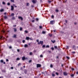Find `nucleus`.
I'll return each mask as SVG.
<instances>
[{
    "label": "nucleus",
    "instance_id": "obj_34",
    "mask_svg": "<svg viewBox=\"0 0 78 78\" xmlns=\"http://www.w3.org/2000/svg\"><path fill=\"white\" fill-rule=\"evenodd\" d=\"M2 4L3 5H5V2H2Z\"/></svg>",
    "mask_w": 78,
    "mask_h": 78
},
{
    "label": "nucleus",
    "instance_id": "obj_11",
    "mask_svg": "<svg viewBox=\"0 0 78 78\" xmlns=\"http://www.w3.org/2000/svg\"><path fill=\"white\" fill-rule=\"evenodd\" d=\"M22 60H25V57H23L22 58Z\"/></svg>",
    "mask_w": 78,
    "mask_h": 78
},
{
    "label": "nucleus",
    "instance_id": "obj_37",
    "mask_svg": "<svg viewBox=\"0 0 78 78\" xmlns=\"http://www.w3.org/2000/svg\"><path fill=\"white\" fill-rule=\"evenodd\" d=\"M25 41L24 40H23V43H24V42H25Z\"/></svg>",
    "mask_w": 78,
    "mask_h": 78
},
{
    "label": "nucleus",
    "instance_id": "obj_40",
    "mask_svg": "<svg viewBox=\"0 0 78 78\" xmlns=\"http://www.w3.org/2000/svg\"><path fill=\"white\" fill-rule=\"evenodd\" d=\"M50 67H53V65H51Z\"/></svg>",
    "mask_w": 78,
    "mask_h": 78
},
{
    "label": "nucleus",
    "instance_id": "obj_44",
    "mask_svg": "<svg viewBox=\"0 0 78 78\" xmlns=\"http://www.w3.org/2000/svg\"><path fill=\"white\" fill-rule=\"evenodd\" d=\"M4 18L5 19H6V18H7V16H4Z\"/></svg>",
    "mask_w": 78,
    "mask_h": 78
},
{
    "label": "nucleus",
    "instance_id": "obj_14",
    "mask_svg": "<svg viewBox=\"0 0 78 78\" xmlns=\"http://www.w3.org/2000/svg\"><path fill=\"white\" fill-rule=\"evenodd\" d=\"M28 47L27 44H26L24 45V47Z\"/></svg>",
    "mask_w": 78,
    "mask_h": 78
},
{
    "label": "nucleus",
    "instance_id": "obj_39",
    "mask_svg": "<svg viewBox=\"0 0 78 78\" xmlns=\"http://www.w3.org/2000/svg\"><path fill=\"white\" fill-rule=\"evenodd\" d=\"M51 49L52 50H54V48H51Z\"/></svg>",
    "mask_w": 78,
    "mask_h": 78
},
{
    "label": "nucleus",
    "instance_id": "obj_50",
    "mask_svg": "<svg viewBox=\"0 0 78 78\" xmlns=\"http://www.w3.org/2000/svg\"><path fill=\"white\" fill-rule=\"evenodd\" d=\"M36 20H37V21L38 20V19H37V18H36Z\"/></svg>",
    "mask_w": 78,
    "mask_h": 78
},
{
    "label": "nucleus",
    "instance_id": "obj_53",
    "mask_svg": "<svg viewBox=\"0 0 78 78\" xmlns=\"http://www.w3.org/2000/svg\"><path fill=\"white\" fill-rule=\"evenodd\" d=\"M2 38H3V37L2 36L1 37V38H0L1 39H2Z\"/></svg>",
    "mask_w": 78,
    "mask_h": 78
},
{
    "label": "nucleus",
    "instance_id": "obj_17",
    "mask_svg": "<svg viewBox=\"0 0 78 78\" xmlns=\"http://www.w3.org/2000/svg\"><path fill=\"white\" fill-rule=\"evenodd\" d=\"M48 35H49V36H50V37H51V36H52V34H48Z\"/></svg>",
    "mask_w": 78,
    "mask_h": 78
},
{
    "label": "nucleus",
    "instance_id": "obj_51",
    "mask_svg": "<svg viewBox=\"0 0 78 78\" xmlns=\"http://www.w3.org/2000/svg\"><path fill=\"white\" fill-rule=\"evenodd\" d=\"M49 3H51V1H48Z\"/></svg>",
    "mask_w": 78,
    "mask_h": 78
},
{
    "label": "nucleus",
    "instance_id": "obj_19",
    "mask_svg": "<svg viewBox=\"0 0 78 78\" xmlns=\"http://www.w3.org/2000/svg\"><path fill=\"white\" fill-rule=\"evenodd\" d=\"M55 11H56V12H58L59 11L58 10V9H56L55 10Z\"/></svg>",
    "mask_w": 78,
    "mask_h": 78
},
{
    "label": "nucleus",
    "instance_id": "obj_45",
    "mask_svg": "<svg viewBox=\"0 0 78 78\" xmlns=\"http://www.w3.org/2000/svg\"><path fill=\"white\" fill-rule=\"evenodd\" d=\"M10 5V4L9 3H7V5Z\"/></svg>",
    "mask_w": 78,
    "mask_h": 78
},
{
    "label": "nucleus",
    "instance_id": "obj_61",
    "mask_svg": "<svg viewBox=\"0 0 78 78\" xmlns=\"http://www.w3.org/2000/svg\"><path fill=\"white\" fill-rule=\"evenodd\" d=\"M76 73V74H78V72H77Z\"/></svg>",
    "mask_w": 78,
    "mask_h": 78
},
{
    "label": "nucleus",
    "instance_id": "obj_43",
    "mask_svg": "<svg viewBox=\"0 0 78 78\" xmlns=\"http://www.w3.org/2000/svg\"><path fill=\"white\" fill-rule=\"evenodd\" d=\"M55 48H57V47L56 46H55Z\"/></svg>",
    "mask_w": 78,
    "mask_h": 78
},
{
    "label": "nucleus",
    "instance_id": "obj_54",
    "mask_svg": "<svg viewBox=\"0 0 78 78\" xmlns=\"http://www.w3.org/2000/svg\"><path fill=\"white\" fill-rule=\"evenodd\" d=\"M12 48V47H11V46H9V48Z\"/></svg>",
    "mask_w": 78,
    "mask_h": 78
},
{
    "label": "nucleus",
    "instance_id": "obj_6",
    "mask_svg": "<svg viewBox=\"0 0 78 78\" xmlns=\"http://www.w3.org/2000/svg\"><path fill=\"white\" fill-rule=\"evenodd\" d=\"M32 2L33 3H35L36 2V0H32Z\"/></svg>",
    "mask_w": 78,
    "mask_h": 78
},
{
    "label": "nucleus",
    "instance_id": "obj_22",
    "mask_svg": "<svg viewBox=\"0 0 78 78\" xmlns=\"http://www.w3.org/2000/svg\"><path fill=\"white\" fill-rule=\"evenodd\" d=\"M11 15L12 16H13L14 15V13H12L11 14Z\"/></svg>",
    "mask_w": 78,
    "mask_h": 78
},
{
    "label": "nucleus",
    "instance_id": "obj_47",
    "mask_svg": "<svg viewBox=\"0 0 78 78\" xmlns=\"http://www.w3.org/2000/svg\"><path fill=\"white\" fill-rule=\"evenodd\" d=\"M29 62H31V60H30L29 61Z\"/></svg>",
    "mask_w": 78,
    "mask_h": 78
},
{
    "label": "nucleus",
    "instance_id": "obj_3",
    "mask_svg": "<svg viewBox=\"0 0 78 78\" xmlns=\"http://www.w3.org/2000/svg\"><path fill=\"white\" fill-rule=\"evenodd\" d=\"M63 75H65V76H66L68 75V73H67L66 72H63Z\"/></svg>",
    "mask_w": 78,
    "mask_h": 78
},
{
    "label": "nucleus",
    "instance_id": "obj_2",
    "mask_svg": "<svg viewBox=\"0 0 78 78\" xmlns=\"http://www.w3.org/2000/svg\"><path fill=\"white\" fill-rule=\"evenodd\" d=\"M38 44H41L42 45V44H43V41H40V42L38 43Z\"/></svg>",
    "mask_w": 78,
    "mask_h": 78
},
{
    "label": "nucleus",
    "instance_id": "obj_12",
    "mask_svg": "<svg viewBox=\"0 0 78 78\" xmlns=\"http://www.w3.org/2000/svg\"><path fill=\"white\" fill-rule=\"evenodd\" d=\"M30 39V38L28 37H26V39H27V40H29Z\"/></svg>",
    "mask_w": 78,
    "mask_h": 78
},
{
    "label": "nucleus",
    "instance_id": "obj_57",
    "mask_svg": "<svg viewBox=\"0 0 78 78\" xmlns=\"http://www.w3.org/2000/svg\"><path fill=\"white\" fill-rule=\"evenodd\" d=\"M11 69H13V67H11Z\"/></svg>",
    "mask_w": 78,
    "mask_h": 78
},
{
    "label": "nucleus",
    "instance_id": "obj_35",
    "mask_svg": "<svg viewBox=\"0 0 78 78\" xmlns=\"http://www.w3.org/2000/svg\"><path fill=\"white\" fill-rule=\"evenodd\" d=\"M40 57H41V58H42V57H43V55H40Z\"/></svg>",
    "mask_w": 78,
    "mask_h": 78
},
{
    "label": "nucleus",
    "instance_id": "obj_41",
    "mask_svg": "<svg viewBox=\"0 0 78 78\" xmlns=\"http://www.w3.org/2000/svg\"><path fill=\"white\" fill-rule=\"evenodd\" d=\"M12 19H13V20H14V19H15V18L14 17H13L12 18Z\"/></svg>",
    "mask_w": 78,
    "mask_h": 78
},
{
    "label": "nucleus",
    "instance_id": "obj_32",
    "mask_svg": "<svg viewBox=\"0 0 78 78\" xmlns=\"http://www.w3.org/2000/svg\"><path fill=\"white\" fill-rule=\"evenodd\" d=\"M39 28H40V29H41V28H42V27L41 26H40Z\"/></svg>",
    "mask_w": 78,
    "mask_h": 78
},
{
    "label": "nucleus",
    "instance_id": "obj_26",
    "mask_svg": "<svg viewBox=\"0 0 78 78\" xmlns=\"http://www.w3.org/2000/svg\"><path fill=\"white\" fill-rule=\"evenodd\" d=\"M25 33H28V31H27V30H25Z\"/></svg>",
    "mask_w": 78,
    "mask_h": 78
},
{
    "label": "nucleus",
    "instance_id": "obj_21",
    "mask_svg": "<svg viewBox=\"0 0 78 78\" xmlns=\"http://www.w3.org/2000/svg\"><path fill=\"white\" fill-rule=\"evenodd\" d=\"M13 5L14 6H15V8H17V6L15 4H13Z\"/></svg>",
    "mask_w": 78,
    "mask_h": 78
},
{
    "label": "nucleus",
    "instance_id": "obj_20",
    "mask_svg": "<svg viewBox=\"0 0 78 78\" xmlns=\"http://www.w3.org/2000/svg\"><path fill=\"white\" fill-rule=\"evenodd\" d=\"M21 66V63H19L18 65V66Z\"/></svg>",
    "mask_w": 78,
    "mask_h": 78
},
{
    "label": "nucleus",
    "instance_id": "obj_49",
    "mask_svg": "<svg viewBox=\"0 0 78 78\" xmlns=\"http://www.w3.org/2000/svg\"><path fill=\"white\" fill-rule=\"evenodd\" d=\"M65 22L66 23H67V20H65Z\"/></svg>",
    "mask_w": 78,
    "mask_h": 78
},
{
    "label": "nucleus",
    "instance_id": "obj_55",
    "mask_svg": "<svg viewBox=\"0 0 78 78\" xmlns=\"http://www.w3.org/2000/svg\"><path fill=\"white\" fill-rule=\"evenodd\" d=\"M9 61V60H8V59H6V61Z\"/></svg>",
    "mask_w": 78,
    "mask_h": 78
},
{
    "label": "nucleus",
    "instance_id": "obj_58",
    "mask_svg": "<svg viewBox=\"0 0 78 78\" xmlns=\"http://www.w3.org/2000/svg\"><path fill=\"white\" fill-rule=\"evenodd\" d=\"M34 22V20H33L32 21V22Z\"/></svg>",
    "mask_w": 78,
    "mask_h": 78
},
{
    "label": "nucleus",
    "instance_id": "obj_33",
    "mask_svg": "<svg viewBox=\"0 0 78 78\" xmlns=\"http://www.w3.org/2000/svg\"><path fill=\"white\" fill-rule=\"evenodd\" d=\"M22 30V27H20V31H21Z\"/></svg>",
    "mask_w": 78,
    "mask_h": 78
},
{
    "label": "nucleus",
    "instance_id": "obj_64",
    "mask_svg": "<svg viewBox=\"0 0 78 78\" xmlns=\"http://www.w3.org/2000/svg\"><path fill=\"white\" fill-rule=\"evenodd\" d=\"M45 53V52H43V53Z\"/></svg>",
    "mask_w": 78,
    "mask_h": 78
},
{
    "label": "nucleus",
    "instance_id": "obj_38",
    "mask_svg": "<svg viewBox=\"0 0 78 78\" xmlns=\"http://www.w3.org/2000/svg\"><path fill=\"white\" fill-rule=\"evenodd\" d=\"M73 76H74V75L73 74H72V75H71V76H72V77H73Z\"/></svg>",
    "mask_w": 78,
    "mask_h": 78
},
{
    "label": "nucleus",
    "instance_id": "obj_52",
    "mask_svg": "<svg viewBox=\"0 0 78 78\" xmlns=\"http://www.w3.org/2000/svg\"><path fill=\"white\" fill-rule=\"evenodd\" d=\"M66 58H67V59H69V58L68 57H66Z\"/></svg>",
    "mask_w": 78,
    "mask_h": 78
},
{
    "label": "nucleus",
    "instance_id": "obj_63",
    "mask_svg": "<svg viewBox=\"0 0 78 78\" xmlns=\"http://www.w3.org/2000/svg\"><path fill=\"white\" fill-rule=\"evenodd\" d=\"M54 32H55L56 31V30H54Z\"/></svg>",
    "mask_w": 78,
    "mask_h": 78
},
{
    "label": "nucleus",
    "instance_id": "obj_36",
    "mask_svg": "<svg viewBox=\"0 0 78 78\" xmlns=\"http://www.w3.org/2000/svg\"><path fill=\"white\" fill-rule=\"evenodd\" d=\"M45 47V45H43L42 47L43 48H44V47Z\"/></svg>",
    "mask_w": 78,
    "mask_h": 78
},
{
    "label": "nucleus",
    "instance_id": "obj_10",
    "mask_svg": "<svg viewBox=\"0 0 78 78\" xmlns=\"http://www.w3.org/2000/svg\"><path fill=\"white\" fill-rule=\"evenodd\" d=\"M4 11V9H1L0 10V12H3V11Z\"/></svg>",
    "mask_w": 78,
    "mask_h": 78
},
{
    "label": "nucleus",
    "instance_id": "obj_59",
    "mask_svg": "<svg viewBox=\"0 0 78 78\" xmlns=\"http://www.w3.org/2000/svg\"><path fill=\"white\" fill-rule=\"evenodd\" d=\"M3 63L4 64H5V62H3Z\"/></svg>",
    "mask_w": 78,
    "mask_h": 78
},
{
    "label": "nucleus",
    "instance_id": "obj_48",
    "mask_svg": "<svg viewBox=\"0 0 78 78\" xmlns=\"http://www.w3.org/2000/svg\"><path fill=\"white\" fill-rule=\"evenodd\" d=\"M54 17V16H53V15H52L51 16L52 18H53Z\"/></svg>",
    "mask_w": 78,
    "mask_h": 78
},
{
    "label": "nucleus",
    "instance_id": "obj_31",
    "mask_svg": "<svg viewBox=\"0 0 78 78\" xmlns=\"http://www.w3.org/2000/svg\"><path fill=\"white\" fill-rule=\"evenodd\" d=\"M3 62V60H1V62Z\"/></svg>",
    "mask_w": 78,
    "mask_h": 78
},
{
    "label": "nucleus",
    "instance_id": "obj_16",
    "mask_svg": "<svg viewBox=\"0 0 78 78\" xmlns=\"http://www.w3.org/2000/svg\"><path fill=\"white\" fill-rule=\"evenodd\" d=\"M26 6H29V3H27Z\"/></svg>",
    "mask_w": 78,
    "mask_h": 78
},
{
    "label": "nucleus",
    "instance_id": "obj_9",
    "mask_svg": "<svg viewBox=\"0 0 78 78\" xmlns=\"http://www.w3.org/2000/svg\"><path fill=\"white\" fill-rule=\"evenodd\" d=\"M13 30H14V31H15V32H16L17 31V29H16L15 28H14Z\"/></svg>",
    "mask_w": 78,
    "mask_h": 78
},
{
    "label": "nucleus",
    "instance_id": "obj_28",
    "mask_svg": "<svg viewBox=\"0 0 78 78\" xmlns=\"http://www.w3.org/2000/svg\"><path fill=\"white\" fill-rule=\"evenodd\" d=\"M55 74H56V75H58V73H57V72H56Z\"/></svg>",
    "mask_w": 78,
    "mask_h": 78
},
{
    "label": "nucleus",
    "instance_id": "obj_15",
    "mask_svg": "<svg viewBox=\"0 0 78 78\" xmlns=\"http://www.w3.org/2000/svg\"><path fill=\"white\" fill-rule=\"evenodd\" d=\"M46 33V32L45 31H43L42 32V33L43 34H45Z\"/></svg>",
    "mask_w": 78,
    "mask_h": 78
},
{
    "label": "nucleus",
    "instance_id": "obj_18",
    "mask_svg": "<svg viewBox=\"0 0 78 78\" xmlns=\"http://www.w3.org/2000/svg\"><path fill=\"white\" fill-rule=\"evenodd\" d=\"M48 47H49V46L48 45L46 46V48H48Z\"/></svg>",
    "mask_w": 78,
    "mask_h": 78
},
{
    "label": "nucleus",
    "instance_id": "obj_30",
    "mask_svg": "<svg viewBox=\"0 0 78 78\" xmlns=\"http://www.w3.org/2000/svg\"><path fill=\"white\" fill-rule=\"evenodd\" d=\"M52 42L53 43H55V41L54 40L53 41H52Z\"/></svg>",
    "mask_w": 78,
    "mask_h": 78
},
{
    "label": "nucleus",
    "instance_id": "obj_5",
    "mask_svg": "<svg viewBox=\"0 0 78 78\" xmlns=\"http://www.w3.org/2000/svg\"><path fill=\"white\" fill-rule=\"evenodd\" d=\"M41 65L40 64H37V68L40 67H41Z\"/></svg>",
    "mask_w": 78,
    "mask_h": 78
},
{
    "label": "nucleus",
    "instance_id": "obj_62",
    "mask_svg": "<svg viewBox=\"0 0 78 78\" xmlns=\"http://www.w3.org/2000/svg\"><path fill=\"white\" fill-rule=\"evenodd\" d=\"M3 77H0V78H3Z\"/></svg>",
    "mask_w": 78,
    "mask_h": 78
},
{
    "label": "nucleus",
    "instance_id": "obj_25",
    "mask_svg": "<svg viewBox=\"0 0 78 78\" xmlns=\"http://www.w3.org/2000/svg\"><path fill=\"white\" fill-rule=\"evenodd\" d=\"M72 53L73 54H75V52L73 51L72 52Z\"/></svg>",
    "mask_w": 78,
    "mask_h": 78
},
{
    "label": "nucleus",
    "instance_id": "obj_24",
    "mask_svg": "<svg viewBox=\"0 0 78 78\" xmlns=\"http://www.w3.org/2000/svg\"><path fill=\"white\" fill-rule=\"evenodd\" d=\"M29 39H30V40H31V41H33V38H29Z\"/></svg>",
    "mask_w": 78,
    "mask_h": 78
},
{
    "label": "nucleus",
    "instance_id": "obj_46",
    "mask_svg": "<svg viewBox=\"0 0 78 78\" xmlns=\"http://www.w3.org/2000/svg\"><path fill=\"white\" fill-rule=\"evenodd\" d=\"M36 41H37V42H38H38H39V40H37Z\"/></svg>",
    "mask_w": 78,
    "mask_h": 78
},
{
    "label": "nucleus",
    "instance_id": "obj_23",
    "mask_svg": "<svg viewBox=\"0 0 78 78\" xmlns=\"http://www.w3.org/2000/svg\"><path fill=\"white\" fill-rule=\"evenodd\" d=\"M18 60H20V58H16V60L18 61Z\"/></svg>",
    "mask_w": 78,
    "mask_h": 78
},
{
    "label": "nucleus",
    "instance_id": "obj_60",
    "mask_svg": "<svg viewBox=\"0 0 78 78\" xmlns=\"http://www.w3.org/2000/svg\"><path fill=\"white\" fill-rule=\"evenodd\" d=\"M17 51H19V49H17Z\"/></svg>",
    "mask_w": 78,
    "mask_h": 78
},
{
    "label": "nucleus",
    "instance_id": "obj_7",
    "mask_svg": "<svg viewBox=\"0 0 78 78\" xmlns=\"http://www.w3.org/2000/svg\"><path fill=\"white\" fill-rule=\"evenodd\" d=\"M18 19H21V20H23V18L21 16H19L18 17Z\"/></svg>",
    "mask_w": 78,
    "mask_h": 78
},
{
    "label": "nucleus",
    "instance_id": "obj_27",
    "mask_svg": "<svg viewBox=\"0 0 78 78\" xmlns=\"http://www.w3.org/2000/svg\"><path fill=\"white\" fill-rule=\"evenodd\" d=\"M10 1L12 2H14V0H10Z\"/></svg>",
    "mask_w": 78,
    "mask_h": 78
},
{
    "label": "nucleus",
    "instance_id": "obj_1",
    "mask_svg": "<svg viewBox=\"0 0 78 78\" xmlns=\"http://www.w3.org/2000/svg\"><path fill=\"white\" fill-rule=\"evenodd\" d=\"M55 21L54 20H51L50 21V24L51 25H53V24H54L55 23Z\"/></svg>",
    "mask_w": 78,
    "mask_h": 78
},
{
    "label": "nucleus",
    "instance_id": "obj_56",
    "mask_svg": "<svg viewBox=\"0 0 78 78\" xmlns=\"http://www.w3.org/2000/svg\"><path fill=\"white\" fill-rule=\"evenodd\" d=\"M3 33H5V31L3 30Z\"/></svg>",
    "mask_w": 78,
    "mask_h": 78
},
{
    "label": "nucleus",
    "instance_id": "obj_8",
    "mask_svg": "<svg viewBox=\"0 0 78 78\" xmlns=\"http://www.w3.org/2000/svg\"><path fill=\"white\" fill-rule=\"evenodd\" d=\"M16 36H17V35L14 34L13 36V37H14V38H16Z\"/></svg>",
    "mask_w": 78,
    "mask_h": 78
},
{
    "label": "nucleus",
    "instance_id": "obj_42",
    "mask_svg": "<svg viewBox=\"0 0 78 78\" xmlns=\"http://www.w3.org/2000/svg\"><path fill=\"white\" fill-rule=\"evenodd\" d=\"M71 69L72 70H74V68H72Z\"/></svg>",
    "mask_w": 78,
    "mask_h": 78
},
{
    "label": "nucleus",
    "instance_id": "obj_29",
    "mask_svg": "<svg viewBox=\"0 0 78 78\" xmlns=\"http://www.w3.org/2000/svg\"><path fill=\"white\" fill-rule=\"evenodd\" d=\"M32 52H30V53H29V54H30V55H32Z\"/></svg>",
    "mask_w": 78,
    "mask_h": 78
},
{
    "label": "nucleus",
    "instance_id": "obj_4",
    "mask_svg": "<svg viewBox=\"0 0 78 78\" xmlns=\"http://www.w3.org/2000/svg\"><path fill=\"white\" fill-rule=\"evenodd\" d=\"M11 11H13L14 10V6L12 5L11 6Z\"/></svg>",
    "mask_w": 78,
    "mask_h": 78
},
{
    "label": "nucleus",
    "instance_id": "obj_13",
    "mask_svg": "<svg viewBox=\"0 0 78 78\" xmlns=\"http://www.w3.org/2000/svg\"><path fill=\"white\" fill-rule=\"evenodd\" d=\"M52 76H55V74H54V73H52Z\"/></svg>",
    "mask_w": 78,
    "mask_h": 78
}]
</instances>
